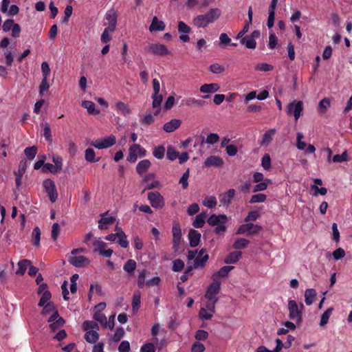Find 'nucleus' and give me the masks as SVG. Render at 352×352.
Segmentation results:
<instances>
[{
    "label": "nucleus",
    "mask_w": 352,
    "mask_h": 352,
    "mask_svg": "<svg viewBox=\"0 0 352 352\" xmlns=\"http://www.w3.org/2000/svg\"><path fill=\"white\" fill-rule=\"evenodd\" d=\"M261 166L265 170H267L271 168V158L269 154L266 153L262 157Z\"/></svg>",
    "instance_id": "obj_54"
},
{
    "label": "nucleus",
    "mask_w": 352,
    "mask_h": 352,
    "mask_svg": "<svg viewBox=\"0 0 352 352\" xmlns=\"http://www.w3.org/2000/svg\"><path fill=\"white\" fill-rule=\"evenodd\" d=\"M151 166V162L148 160H143L139 162L136 166L137 173L142 175Z\"/></svg>",
    "instance_id": "obj_25"
},
{
    "label": "nucleus",
    "mask_w": 352,
    "mask_h": 352,
    "mask_svg": "<svg viewBox=\"0 0 352 352\" xmlns=\"http://www.w3.org/2000/svg\"><path fill=\"white\" fill-rule=\"evenodd\" d=\"M191 28L183 21L178 23V32L181 34L179 36L180 41L183 42H188L190 40L188 34L190 32Z\"/></svg>",
    "instance_id": "obj_12"
},
{
    "label": "nucleus",
    "mask_w": 352,
    "mask_h": 352,
    "mask_svg": "<svg viewBox=\"0 0 352 352\" xmlns=\"http://www.w3.org/2000/svg\"><path fill=\"white\" fill-rule=\"evenodd\" d=\"M248 21L246 22L243 28L241 30V31L244 34H245L248 31L250 25L252 23L253 12H252V6H250L248 8Z\"/></svg>",
    "instance_id": "obj_50"
},
{
    "label": "nucleus",
    "mask_w": 352,
    "mask_h": 352,
    "mask_svg": "<svg viewBox=\"0 0 352 352\" xmlns=\"http://www.w3.org/2000/svg\"><path fill=\"white\" fill-rule=\"evenodd\" d=\"M220 15L221 11L218 8L210 9L207 13L203 14L208 25L215 21Z\"/></svg>",
    "instance_id": "obj_16"
},
{
    "label": "nucleus",
    "mask_w": 352,
    "mask_h": 352,
    "mask_svg": "<svg viewBox=\"0 0 352 352\" xmlns=\"http://www.w3.org/2000/svg\"><path fill=\"white\" fill-rule=\"evenodd\" d=\"M269 184H271V180L270 179H265L263 182H258V184L255 185L252 192H256L265 190L267 188Z\"/></svg>",
    "instance_id": "obj_40"
},
{
    "label": "nucleus",
    "mask_w": 352,
    "mask_h": 352,
    "mask_svg": "<svg viewBox=\"0 0 352 352\" xmlns=\"http://www.w3.org/2000/svg\"><path fill=\"white\" fill-rule=\"evenodd\" d=\"M209 258L208 254H206V250L201 249L194 261V268L204 267Z\"/></svg>",
    "instance_id": "obj_11"
},
{
    "label": "nucleus",
    "mask_w": 352,
    "mask_h": 352,
    "mask_svg": "<svg viewBox=\"0 0 352 352\" xmlns=\"http://www.w3.org/2000/svg\"><path fill=\"white\" fill-rule=\"evenodd\" d=\"M347 160H348V155H347V152L346 151H344L342 153V155H335L332 158L333 162L335 163H342V162L347 161Z\"/></svg>",
    "instance_id": "obj_58"
},
{
    "label": "nucleus",
    "mask_w": 352,
    "mask_h": 352,
    "mask_svg": "<svg viewBox=\"0 0 352 352\" xmlns=\"http://www.w3.org/2000/svg\"><path fill=\"white\" fill-rule=\"evenodd\" d=\"M203 205L208 208H212L217 205V200L214 196H207L203 201Z\"/></svg>",
    "instance_id": "obj_43"
},
{
    "label": "nucleus",
    "mask_w": 352,
    "mask_h": 352,
    "mask_svg": "<svg viewBox=\"0 0 352 352\" xmlns=\"http://www.w3.org/2000/svg\"><path fill=\"white\" fill-rule=\"evenodd\" d=\"M140 298L141 294L139 291H136L133 293L132 299V309L134 312H136L140 306Z\"/></svg>",
    "instance_id": "obj_37"
},
{
    "label": "nucleus",
    "mask_w": 352,
    "mask_h": 352,
    "mask_svg": "<svg viewBox=\"0 0 352 352\" xmlns=\"http://www.w3.org/2000/svg\"><path fill=\"white\" fill-rule=\"evenodd\" d=\"M220 88L217 83L204 84L200 87V91L204 94H213Z\"/></svg>",
    "instance_id": "obj_22"
},
{
    "label": "nucleus",
    "mask_w": 352,
    "mask_h": 352,
    "mask_svg": "<svg viewBox=\"0 0 352 352\" xmlns=\"http://www.w3.org/2000/svg\"><path fill=\"white\" fill-rule=\"evenodd\" d=\"M227 217L225 214H212L207 220L208 224L210 226H216L219 223H226Z\"/></svg>",
    "instance_id": "obj_21"
},
{
    "label": "nucleus",
    "mask_w": 352,
    "mask_h": 352,
    "mask_svg": "<svg viewBox=\"0 0 352 352\" xmlns=\"http://www.w3.org/2000/svg\"><path fill=\"white\" fill-rule=\"evenodd\" d=\"M223 164V160L216 155H211L209 157H208L206 161L204 162V166L206 167H210V166H214V167H221Z\"/></svg>",
    "instance_id": "obj_15"
},
{
    "label": "nucleus",
    "mask_w": 352,
    "mask_h": 352,
    "mask_svg": "<svg viewBox=\"0 0 352 352\" xmlns=\"http://www.w3.org/2000/svg\"><path fill=\"white\" fill-rule=\"evenodd\" d=\"M192 23L198 28H206L208 25L203 14H199L195 17L192 20Z\"/></svg>",
    "instance_id": "obj_34"
},
{
    "label": "nucleus",
    "mask_w": 352,
    "mask_h": 352,
    "mask_svg": "<svg viewBox=\"0 0 352 352\" xmlns=\"http://www.w3.org/2000/svg\"><path fill=\"white\" fill-rule=\"evenodd\" d=\"M117 17L118 16L116 12L113 9L109 10L105 15V19L107 20L108 24V27L107 28H109L111 32H114L116 30Z\"/></svg>",
    "instance_id": "obj_10"
},
{
    "label": "nucleus",
    "mask_w": 352,
    "mask_h": 352,
    "mask_svg": "<svg viewBox=\"0 0 352 352\" xmlns=\"http://www.w3.org/2000/svg\"><path fill=\"white\" fill-rule=\"evenodd\" d=\"M275 132L276 130L274 129L267 131L263 136L262 144H267L271 141L272 137L274 135Z\"/></svg>",
    "instance_id": "obj_52"
},
{
    "label": "nucleus",
    "mask_w": 352,
    "mask_h": 352,
    "mask_svg": "<svg viewBox=\"0 0 352 352\" xmlns=\"http://www.w3.org/2000/svg\"><path fill=\"white\" fill-rule=\"evenodd\" d=\"M50 322V328L52 331H56L59 328L62 327L65 324V320L61 318L58 311H54L47 320Z\"/></svg>",
    "instance_id": "obj_8"
},
{
    "label": "nucleus",
    "mask_w": 352,
    "mask_h": 352,
    "mask_svg": "<svg viewBox=\"0 0 352 352\" xmlns=\"http://www.w3.org/2000/svg\"><path fill=\"white\" fill-rule=\"evenodd\" d=\"M94 318L98 321L104 327H107V320L104 314L96 311L94 315Z\"/></svg>",
    "instance_id": "obj_47"
},
{
    "label": "nucleus",
    "mask_w": 352,
    "mask_h": 352,
    "mask_svg": "<svg viewBox=\"0 0 352 352\" xmlns=\"http://www.w3.org/2000/svg\"><path fill=\"white\" fill-rule=\"evenodd\" d=\"M241 44L244 45L248 49L250 50H254L256 47L255 39L248 36H245L244 38H241Z\"/></svg>",
    "instance_id": "obj_36"
},
{
    "label": "nucleus",
    "mask_w": 352,
    "mask_h": 352,
    "mask_svg": "<svg viewBox=\"0 0 352 352\" xmlns=\"http://www.w3.org/2000/svg\"><path fill=\"white\" fill-rule=\"evenodd\" d=\"M210 71L213 74H221L225 71L223 66L219 63H213L210 66Z\"/></svg>",
    "instance_id": "obj_59"
},
{
    "label": "nucleus",
    "mask_w": 352,
    "mask_h": 352,
    "mask_svg": "<svg viewBox=\"0 0 352 352\" xmlns=\"http://www.w3.org/2000/svg\"><path fill=\"white\" fill-rule=\"evenodd\" d=\"M148 199L152 207L160 209L164 206V199L158 192H151L148 193Z\"/></svg>",
    "instance_id": "obj_7"
},
{
    "label": "nucleus",
    "mask_w": 352,
    "mask_h": 352,
    "mask_svg": "<svg viewBox=\"0 0 352 352\" xmlns=\"http://www.w3.org/2000/svg\"><path fill=\"white\" fill-rule=\"evenodd\" d=\"M116 110L124 116H126L131 113V109L129 105L123 102H118L116 104Z\"/></svg>",
    "instance_id": "obj_33"
},
{
    "label": "nucleus",
    "mask_w": 352,
    "mask_h": 352,
    "mask_svg": "<svg viewBox=\"0 0 352 352\" xmlns=\"http://www.w3.org/2000/svg\"><path fill=\"white\" fill-rule=\"evenodd\" d=\"M93 245L94 246V251L98 253L102 252L107 247V243L102 241L100 239L95 240Z\"/></svg>",
    "instance_id": "obj_44"
},
{
    "label": "nucleus",
    "mask_w": 352,
    "mask_h": 352,
    "mask_svg": "<svg viewBox=\"0 0 352 352\" xmlns=\"http://www.w3.org/2000/svg\"><path fill=\"white\" fill-rule=\"evenodd\" d=\"M235 195L234 189H230L223 194L219 195L220 202L224 205H228Z\"/></svg>",
    "instance_id": "obj_23"
},
{
    "label": "nucleus",
    "mask_w": 352,
    "mask_h": 352,
    "mask_svg": "<svg viewBox=\"0 0 352 352\" xmlns=\"http://www.w3.org/2000/svg\"><path fill=\"white\" fill-rule=\"evenodd\" d=\"M116 230H118V242L120 245L121 247L126 248L129 245V242L126 240V236L125 233L122 231V230L118 226H116Z\"/></svg>",
    "instance_id": "obj_30"
},
{
    "label": "nucleus",
    "mask_w": 352,
    "mask_h": 352,
    "mask_svg": "<svg viewBox=\"0 0 352 352\" xmlns=\"http://www.w3.org/2000/svg\"><path fill=\"white\" fill-rule=\"evenodd\" d=\"M82 327L85 331H88L94 329H98V324L96 322L86 320L83 322Z\"/></svg>",
    "instance_id": "obj_57"
},
{
    "label": "nucleus",
    "mask_w": 352,
    "mask_h": 352,
    "mask_svg": "<svg viewBox=\"0 0 352 352\" xmlns=\"http://www.w3.org/2000/svg\"><path fill=\"white\" fill-rule=\"evenodd\" d=\"M165 29V24L162 21H159L157 16L153 18L151 24L149 27V30L153 31H163Z\"/></svg>",
    "instance_id": "obj_24"
},
{
    "label": "nucleus",
    "mask_w": 352,
    "mask_h": 352,
    "mask_svg": "<svg viewBox=\"0 0 352 352\" xmlns=\"http://www.w3.org/2000/svg\"><path fill=\"white\" fill-rule=\"evenodd\" d=\"M99 333L94 330L88 331L85 334V339L89 343H96L99 339Z\"/></svg>",
    "instance_id": "obj_31"
},
{
    "label": "nucleus",
    "mask_w": 352,
    "mask_h": 352,
    "mask_svg": "<svg viewBox=\"0 0 352 352\" xmlns=\"http://www.w3.org/2000/svg\"><path fill=\"white\" fill-rule=\"evenodd\" d=\"M148 51L155 56H166L170 54L166 45L160 43H153L149 45Z\"/></svg>",
    "instance_id": "obj_9"
},
{
    "label": "nucleus",
    "mask_w": 352,
    "mask_h": 352,
    "mask_svg": "<svg viewBox=\"0 0 352 352\" xmlns=\"http://www.w3.org/2000/svg\"><path fill=\"white\" fill-rule=\"evenodd\" d=\"M249 244V241L245 239H243V238H239V239H237L234 244H233V248L234 249H242V248H245Z\"/></svg>",
    "instance_id": "obj_49"
},
{
    "label": "nucleus",
    "mask_w": 352,
    "mask_h": 352,
    "mask_svg": "<svg viewBox=\"0 0 352 352\" xmlns=\"http://www.w3.org/2000/svg\"><path fill=\"white\" fill-rule=\"evenodd\" d=\"M43 185L49 196L50 201L54 203L58 197V192L56 191L54 182L52 180L47 179L43 182Z\"/></svg>",
    "instance_id": "obj_2"
},
{
    "label": "nucleus",
    "mask_w": 352,
    "mask_h": 352,
    "mask_svg": "<svg viewBox=\"0 0 352 352\" xmlns=\"http://www.w3.org/2000/svg\"><path fill=\"white\" fill-rule=\"evenodd\" d=\"M68 261L76 267H82L89 264L88 258L84 256H72L69 258Z\"/></svg>",
    "instance_id": "obj_14"
},
{
    "label": "nucleus",
    "mask_w": 352,
    "mask_h": 352,
    "mask_svg": "<svg viewBox=\"0 0 352 352\" xmlns=\"http://www.w3.org/2000/svg\"><path fill=\"white\" fill-rule=\"evenodd\" d=\"M303 110V103L302 101H294L290 102L287 107V113L288 115L293 114L295 120H298Z\"/></svg>",
    "instance_id": "obj_4"
},
{
    "label": "nucleus",
    "mask_w": 352,
    "mask_h": 352,
    "mask_svg": "<svg viewBox=\"0 0 352 352\" xmlns=\"http://www.w3.org/2000/svg\"><path fill=\"white\" fill-rule=\"evenodd\" d=\"M165 148L164 146H158L154 148L153 151V156L157 160H162L164 157Z\"/></svg>",
    "instance_id": "obj_42"
},
{
    "label": "nucleus",
    "mask_w": 352,
    "mask_h": 352,
    "mask_svg": "<svg viewBox=\"0 0 352 352\" xmlns=\"http://www.w3.org/2000/svg\"><path fill=\"white\" fill-rule=\"evenodd\" d=\"M82 107L87 109V112L91 115H97L100 113V111L95 107V104L89 100H84L82 102Z\"/></svg>",
    "instance_id": "obj_27"
},
{
    "label": "nucleus",
    "mask_w": 352,
    "mask_h": 352,
    "mask_svg": "<svg viewBox=\"0 0 352 352\" xmlns=\"http://www.w3.org/2000/svg\"><path fill=\"white\" fill-rule=\"evenodd\" d=\"M188 239L190 241V245L195 248L198 245L200 241L201 234L195 230L190 229L188 232Z\"/></svg>",
    "instance_id": "obj_20"
},
{
    "label": "nucleus",
    "mask_w": 352,
    "mask_h": 352,
    "mask_svg": "<svg viewBox=\"0 0 352 352\" xmlns=\"http://www.w3.org/2000/svg\"><path fill=\"white\" fill-rule=\"evenodd\" d=\"M213 314L210 312L206 308H201L199 311V316L202 320H208L212 317Z\"/></svg>",
    "instance_id": "obj_63"
},
{
    "label": "nucleus",
    "mask_w": 352,
    "mask_h": 352,
    "mask_svg": "<svg viewBox=\"0 0 352 352\" xmlns=\"http://www.w3.org/2000/svg\"><path fill=\"white\" fill-rule=\"evenodd\" d=\"M316 296V292L314 289H307L305 292V302L307 305H311Z\"/></svg>",
    "instance_id": "obj_29"
},
{
    "label": "nucleus",
    "mask_w": 352,
    "mask_h": 352,
    "mask_svg": "<svg viewBox=\"0 0 352 352\" xmlns=\"http://www.w3.org/2000/svg\"><path fill=\"white\" fill-rule=\"evenodd\" d=\"M207 217V212H202L196 216L195 219L192 223V226L195 228H202L205 223V221Z\"/></svg>",
    "instance_id": "obj_26"
},
{
    "label": "nucleus",
    "mask_w": 352,
    "mask_h": 352,
    "mask_svg": "<svg viewBox=\"0 0 352 352\" xmlns=\"http://www.w3.org/2000/svg\"><path fill=\"white\" fill-rule=\"evenodd\" d=\"M51 297H52V296H51V293L50 292V291H48V290L45 291L42 294L41 298L39 300L38 305V306H44L45 304H47V302H49L48 301L50 300Z\"/></svg>",
    "instance_id": "obj_56"
},
{
    "label": "nucleus",
    "mask_w": 352,
    "mask_h": 352,
    "mask_svg": "<svg viewBox=\"0 0 352 352\" xmlns=\"http://www.w3.org/2000/svg\"><path fill=\"white\" fill-rule=\"evenodd\" d=\"M255 69L261 72H269L273 69V66L266 63H261L256 65Z\"/></svg>",
    "instance_id": "obj_60"
},
{
    "label": "nucleus",
    "mask_w": 352,
    "mask_h": 352,
    "mask_svg": "<svg viewBox=\"0 0 352 352\" xmlns=\"http://www.w3.org/2000/svg\"><path fill=\"white\" fill-rule=\"evenodd\" d=\"M42 307H43V310H42V314H43V315L48 314L51 312L54 313V311H56L55 306H54V303L52 302H47V304H45L44 306H42Z\"/></svg>",
    "instance_id": "obj_64"
},
{
    "label": "nucleus",
    "mask_w": 352,
    "mask_h": 352,
    "mask_svg": "<svg viewBox=\"0 0 352 352\" xmlns=\"http://www.w3.org/2000/svg\"><path fill=\"white\" fill-rule=\"evenodd\" d=\"M234 269L233 266H223L218 272H215L212 278L213 281H219L220 278H224L228 276L229 272Z\"/></svg>",
    "instance_id": "obj_19"
},
{
    "label": "nucleus",
    "mask_w": 352,
    "mask_h": 352,
    "mask_svg": "<svg viewBox=\"0 0 352 352\" xmlns=\"http://www.w3.org/2000/svg\"><path fill=\"white\" fill-rule=\"evenodd\" d=\"M85 157L89 162H96L100 160V157H96L94 150L90 148L85 150Z\"/></svg>",
    "instance_id": "obj_38"
},
{
    "label": "nucleus",
    "mask_w": 352,
    "mask_h": 352,
    "mask_svg": "<svg viewBox=\"0 0 352 352\" xmlns=\"http://www.w3.org/2000/svg\"><path fill=\"white\" fill-rule=\"evenodd\" d=\"M41 230L38 227H35L32 231V239L34 244L38 247L40 245Z\"/></svg>",
    "instance_id": "obj_53"
},
{
    "label": "nucleus",
    "mask_w": 352,
    "mask_h": 352,
    "mask_svg": "<svg viewBox=\"0 0 352 352\" xmlns=\"http://www.w3.org/2000/svg\"><path fill=\"white\" fill-rule=\"evenodd\" d=\"M219 135L217 133H212L207 136L206 140H204V138H203L201 143L203 144L204 142H205L210 144H214L217 143L219 141Z\"/></svg>",
    "instance_id": "obj_45"
},
{
    "label": "nucleus",
    "mask_w": 352,
    "mask_h": 352,
    "mask_svg": "<svg viewBox=\"0 0 352 352\" xmlns=\"http://www.w3.org/2000/svg\"><path fill=\"white\" fill-rule=\"evenodd\" d=\"M173 232V248L177 251L182 238V231L178 224H174L172 228Z\"/></svg>",
    "instance_id": "obj_13"
},
{
    "label": "nucleus",
    "mask_w": 352,
    "mask_h": 352,
    "mask_svg": "<svg viewBox=\"0 0 352 352\" xmlns=\"http://www.w3.org/2000/svg\"><path fill=\"white\" fill-rule=\"evenodd\" d=\"M333 311V308L330 307V308H328L323 314L321 316V318H320V326H324L325 324H327L328 321H329V317L331 314V312Z\"/></svg>",
    "instance_id": "obj_46"
},
{
    "label": "nucleus",
    "mask_w": 352,
    "mask_h": 352,
    "mask_svg": "<svg viewBox=\"0 0 352 352\" xmlns=\"http://www.w3.org/2000/svg\"><path fill=\"white\" fill-rule=\"evenodd\" d=\"M42 125L43 127V136L45 137V138L46 139V140L47 142H49L50 143H52V138L51 129H50V126L49 124L45 123V124H43Z\"/></svg>",
    "instance_id": "obj_51"
},
{
    "label": "nucleus",
    "mask_w": 352,
    "mask_h": 352,
    "mask_svg": "<svg viewBox=\"0 0 352 352\" xmlns=\"http://www.w3.org/2000/svg\"><path fill=\"white\" fill-rule=\"evenodd\" d=\"M289 318L297 322L302 320V313L298 309L297 302L294 300L288 301Z\"/></svg>",
    "instance_id": "obj_1"
},
{
    "label": "nucleus",
    "mask_w": 352,
    "mask_h": 352,
    "mask_svg": "<svg viewBox=\"0 0 352 352\" xmlns=\"http://www.w3.org/2000/svg\"><path fill=\"white\" fill-rule=\"evenodd\" d=\"M151 98L153 99L152 107L155 109L154 116H157L161 111V104L163 100V96L160 94H153Z\"/></svg>",
    "instance_id": "obj_18"
},
{
    "label": "nucleus",
    "mask_w": 352,
    "mask_h": 352,
    "mask_svg": "<svg viewBox=\"0 0 352 352\" xmlns=\"http://www.w3.org/2000/svg\"><path fill=\"white\" fill-rule=\"evenodd\" d=\"M48 78H43L39 85V94L42 96L44 93L47 91L50 88V84L47 82Z\"/></svg>",
    "instance_id": "obj_61"
},
{
    "label": "nucleus",
    "mask_w": 352,
    "mask_h": 352,
    "mask_svg": "<svg viewBox=\"0 0 352 352\" xmlns=\"http://www.w3.org/2000/svg\"><path fill=\"white\" fill-rule=\"evenodd\" d=\"M261 229V226L258 225L248 223L240 226L236 233L238 234H248V235H253L257 234Z\"/></svg>",
    "instance_id": "obj_5"
},
{
    "label": "nucleus",
    "mask_w": 352,
    "mask_h": 352,
    "mask_svg": "<svg viewBox=\"0 0 352 352\" xmlns=\"http://www.w3.org/2000/svg\"><path fill=\"white\" fill-rule=\"evenodd\" d=\"M30 261L27 259H23L18 263V270L16 272V274L22 276L25 274L28 267L29 266Z\"/></svg>",
    "instance_id": "obj_35"
},
{
    "label": "nucleus",
    "mask_w": 352,
    "mask_h": 352,
    "mask_svg": "<svg viewBox=\"0 0 352 352\" xmlns=\"http://www.w3.org/2000/svg\"><path fill=\"white\" fill-rule=\"evenodd\" d=\"M138 155V149L133 147V144H132L128 150V155L126 157V160L130 163H134L137 161Z\"/></svg>",
    "instance_id": "obj_32"
},
{
    "label": "nucleus",
    "mask_w": 352,
    "mask_h": 352,
    "mask_svg": "<svg viewBox=\"0 0 352 352\" xmlns=\"http://www.w3.org/2000/svg\"><path fill=\"white\" fill-rule=\"evenodd\" d=\"M266 195L264 194H256L252 196L250 203V204H254V203H261L264 202L266 200Z\"/></svg>",
    "instance_id": "obj_55"
},
{
    "label": "nucleus",
    "mask_w": 352,
    "mask_h": 352,
    "mask_svg": "<svg viewBox=\"0 0 352 352\" xmlns=\"http://www.w3.org/2000/svg\"><path fill=\"white\" fill-rule=\"evenodd\" d=\"M330 100L327 98H323L318 103V111L321 113H325L327 108L330 106Z\"/></svg>",
    "instance_id": "obj_41"
},
{
    "label": "nucleus",
    "mask_w": 352,
    "mask_h": 352,
    "mask_svg": "<svg viewBox=\"0 0 352 352\" xmlns=\"http://www.w3.org/2000/svg\"><path fill=\"white\" fill-rule=\"evenodd\" d=\"M182 124V121L179 119H172L169 122L164 124L163 129L166 133H171L178 129Z\"/></svg>",
    "instance_id": "obj_17"
},
{
    "label": "nucleus",
    "mask_w": 352,
    "mask_h": 352,
    "mask_svg": "<svg viewBox=\"0 0 352 352\" xmlns=\"http://www.w3.org/2000/svg\"><path fill=\"white\" fill-rule=\"evenodd\" d=\"M220 285L221 283L219 281H214L212 283H211L208 287L205 294L206 298L208 300H214V302H217L219 298L217 296V295L220 291Z\"/></svg>",
    "instance_id": "obj_6"
},
{
    "label": "nucleus",
    "mask_w": 352,
    "mask_h": 352,
    "mask_svg": "<svg viewBox=\"0 0 352 352\" xmlns=\"http://www.w3.org/2000/svg\"><path fill=\"white\" fill-rule=\"evenodd\" d=\"M136 268V262L133 259L128 260L124 265L123 270L129 275L133 274Z\"/></svg>",
    "instance_id": "obj_39"
},
{
    "label": "nucleus",
    "mask_w": 352,
    "mask_h": 352,
    "mask_svg": "<svg viewBox=\"0 0 352 352\" xmlns=\"http://www.w3.org/2000/svg\"><path fill=\"white\" fill-rule=\"evenodd\" d=\"M116 142V137L113 135H109L104 139H98L91 144L98 149H103L109 148L114 145Z\"/></svg>",
    "instance_id": "obj_3"
},
{
    "label": "nucleus",
    "mask_w": 352,
    "mask_h": 352,
    "mask_svg": "<svg viewBox=\"0 0 352 352\" xmlns=\"http://www.w3.org/2000/svg\"><path fill=\"white\" fill-rule=\"evenodd\" d=\"M25 154L29 160H32L35 157L37 152L36 146L28 147L25 149Z\"/></svg>",
    "instance_id": "obj_62"
},
{
    "label": "nucleus",
    "mask_w": 352,
    "mask_h": 352,
    "mask_svg": "<svg viewBox=\"0 0 352 352\" xmlns=\"http://www.w3.org/2000/svg\"><path fill=\"white\" fill-rule=\"evenodd\" d=\"M167 158L171 161H173L179 157V153L173 146H169L166 151Z\"/></svg>",
    "instance_id": "obj_48"
},
{
    "label": "nucleus",
    "mask_w": 352,
    "mask_h": 352,
    "mask_svg": "<svg viewBox=\"0 0 352 352\" xmlns=\"http://www.w3.org/2000/svg\"><path fill=\"white\" fill-rule=\"evenodd\" d=\"M241 254V252H232L225 258L224 262L227 264L235 263L240 259Z\"/></svg>",
    "instance_id": "obj_28"
}]
</instances>
